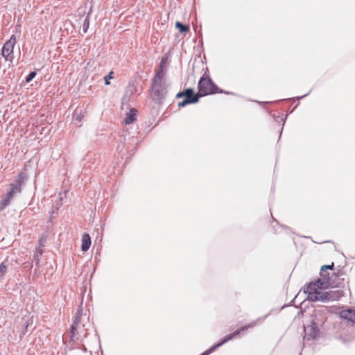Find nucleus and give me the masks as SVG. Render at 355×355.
I'll return each mask as SVG.
<instances>
[{"mask_svg":"<svg viewBox=\"0 0 355 355\" xmlns=\"http://www.w3.org/2000/svg\"><path fill=\"white\" fill-rule=\"evenodd\" d=\"M187 89L189 90L190 92H188L184 95V98L193 101V104L198 103L199 101V96L194 92L192 88H187Z\"/></svg>","mask_w":355,"mask_h":355,"instance_id":"nucleus-15","label":"nucleus"},{"mask_svg":"<svg viewBox=\"0 0 355 355\" xmlns=\"http://www.w3.org/2000/svg\"><path fill=\"white\" fill-rule=\"evenodd\" d=\"M10 265L11 263L8 259H6L0 263V279H2L8 272V268Z\"/></svg>","mask_w":355,"mask_h":355,"instance_id":"nucleus-14","label":"nucleus"},{"mask_svg":"<svg viewBox=\"0 0 355 355\" xmlns=\"http://www.w3.org/2000/svg\"><path fill=\"white\" fill-rule=\"evenodd\" d=\"M42 251L40 250H37L34 254L33 257L37 267L40 265V257L42 256Z\"/></svg>","mask_w":355,"mask_h":355,"instance_id":"nucleus-22","label":"nucleus"},{"mask_svg":"<svg viewBox=\"0 0 355 355\" xmlns=\"http://www.w3.org/2000/svg\"><path fill=\"white\" fill-rule=\"evenodd\" d=\"M166 62L167 58L163 57L159 62L158 69L155 70L154 77L166 78Z\"/></svg>","mask_w":355,"mask_h":355,"instance_id":"nucleus-9","label":"nucleus"},{"mask_svg":"<svg viewBox=\"0 0 355 355\" xmlns=\"http://www.w3.org/2000/svg\"><path fill=\"white\" fill-rule=\"evenodd\" d=\"M188 92H190V91L186 89L182 92H178L176 95V98H180L184 97V95L187 94Z\"/></svg>","mask_w":355,"mask_h":355,"instance_id":"nucleus-27","label":"nucleus"},{"mask_svg":"<svg viewBox=\"0 0 355 355\" xmlns=\"http://www.w3.org/2000/svg\"><path fill=\"white\" fill-rule=\"evenodd\" d=\"M311 283H315V285L318 286V288L322 289V288H327L329 286V285H324L323 284V280L322 279H318L315 281L311 282Z\"/></svg>","mask_w":355,"mask_h":355,"instance_id":"nucleus-21","label":"nucleus"},{"mask_svg":"<svg viewBox=\"0 0 355 355\" xmlns=\"http://www.w3.org/2000/svg\"><path fill=\"white\" fill-rule=\"evenodd\" d=\"M343 275L341 272L340 273H333L332 276L330 277L329 272L326 270L324 271L320 270V276L323 280V284L324 285H329L331 287H339L340 285L343 284L344 278H340Z\"/></svg>","mask_w":355,"mask_h":355,"instance_id":"nucleus-6","label":"nucleus"},{"mask_svg":"<svg viewBox=\"0 0 355 355\" xmlns=\"http://www.w3.org/2000/svg\"><path fill=\"white\" fill-rule=\"evenodd\" d=\"M327 302L339 300L343 295V291L338 289L336 291H326Z\"/></svg>","mask_w":355,"mask_h":355,"instance_id":"nucleus-10","label":"nucleus"},{"mask_svg":"<svg viewBox=\"0 0 355 355\" xmlns=\"http://www.w3.org/2000/svg\"><path fill=\"white\" fill-rule=\"evenodd\" d=\"M198 87L200 96L223 92L222 89L218 88L209 77H205L204 76L200 78Z\"/></svg>","mask_w":355,"mask_h":355,"instance_id":"nucleus-3","label":"nucleus"},{"mask_svg":"<svg viewBox=\"0 0 355 355\" xmlns=\"http://www.w3.org/2000/svg\"><path fill=\"white\" fill-rule=\"evenodd\" d=\"M320 320L317 315L314 318H312L311 324L306 327H304V340H315L320 334L319 324Z\"/></svg>","mask_w":355,"mask_h":355,"instance_id":"nucleus-5","label":"nucleus"},{"mask_svg":"<svg viewBox=\"0 0 355 355\" xmlns=\"http://www.w3.org/2000/svg\"><path fill=\"white\" fill-rule=\"evenodd\" d=\"M318 290L319 288H318L317 285H315V283L310 282L304 289V293L308 294V300H309V297L311 296V294L317 293Z\"/></svg>","mask_w":355,"mask_h":355,"instance_id":"nucleus-17","label":"nucleus"},{"mask_svg":"<svg viewBox=\"0 0 355 355\" xmlns=\"http://www.w3.org/2000/svg\"><path fill=\"white\" fill-rule=\"evenodd\" d=\"M255 325H256V322H251L248 325L244 326V327H241V329L236 330L232 334H228V335L225 336L220 342H219L217 344L214 345V346H212L211 347H210L209 349L206 350L205 352H203L200 355H208V354H211V352L215 351L216 349H218L219 347L222 346L223 345H224L225 343H226L229 340H232L233 338H235L241 331L247 330L248 328L253 327Z\"/></svg>","mask_w":355,"mask_h":355,"instance_id":"nucleus-7","label":"nucleus"},{"mask_svg":"<svg viewBox=\"0 0 355 355\" xmlns=\"http://www.w3.org/2000/svg\"><path fill=\"white\" fill-rule=\"evenodd\" d=\"M36 71H31L26 78V82L30 83L36 76Z\"/></svg>","mask_w":355,"mask_h":355,"instance_id":"nucleus-26","label":"nucleus"},{"mask_svg":"<svg viewBox=\"0 0 355 355\" xmlns=\"http://www.w3.org/2000/svg\"><path fill=\"white\" fill-rule=\"evenodd\" d=\"M16 43V38L14 35H12L10 38L6 41L1 50V54L3 57L5 58L7 61L12 62L14 56H13V49L14 46Z\"/></svg>","mask_w":355,"mask_h":355,"instance_id":"nucleus-8","label":"nucleus"},{"mask_svg":"<svg viewBox=\"0 0 355 355\" xmlns=\"http://www.w3.org/2000/svg\"><path fill=\"white\" fill-rule=\"evenodd\" d=\"M327 294L326 291H320V289L317 293H314L311 294V296L309 297V301L312 302H318L321 301L323 302H327Z\"/></svg>","mask_w":355,"mask_h":355,"instance_id":"nucleus-12","label":"nucleus"},{"mask_svg":"<svg viewBox=\"0 0 355 355\" xmlns=\"http://www.w3.org/2000/svg\"><path fill=\"white\" fill-rule=\"evenodd\" d=\"M27 179V174L24 172H20L13 182L10 184V189L7 192L9 197L14 198L17 194L20 193Z\"/></svg>","mask_w":355,"mask_h":355,"instance_id":"nucleus-4","label":"nucleus"},{"mask_svg":"<svg viewBox=\"0 0 355 355\" xmlns=\"http://www.w3.org/2000/svg\"><path fill=\"white\" fill-rule=\"evenodd\" d=\"M137 110L135 109H131L129 112L127 113L125 119V123L126 124H131L136 120Z\"/></svg>","mask_w":355,"mask_h":355,"instance_id":"nucleus-16","label":"nucleus"},{"mask_svg":"<svg viewBox=\"0 0 355 355\" xmlns=\"http://www.w3.org/2000/svg\"><path fill=\"white\" fill-rule=\"evenodd\" d=\"M189 104H193V101H190L184 98L182 101L178 103V107H183Z\"/></svg>","mask_w":355,"mask_h":355,"instance_id":"nucleus-23","label":"nucleus"},{"mask_svg":"<svg viewBox=\"0 0 355 355\" xmlns=\"http://www.w3.org/2000/svg\"><path fill=\"white\" fill-rule=\"evenodd\" d=\"M149 91L152 101L156 104H162L168 93L166 78L153 77Z\"/></svg>","mask_w":355,"mask_h":355,"instance_id":"nucleus-1","label":"nucleus"},{"mask_svg":"<svg viewBox=\"0 0 355 355\" xmlns=\"http://www.w3.org/2000/svg\"><path fill=\"white\" fill-rule=\"evenodd\" d=\"M334 263H331V264L330 265H324L321 267V270H334Z\"/></svg>","mask_w":355,"mask_h":355,"instance_id":"nucleus-28","label":"nucleus"},{"mask_svg":"<svg viewBox=\"0 0 355 355\" xmlns=\"http://www.w3.org/2000/svg\"><path fill=\"white\" fill-rule=\"evenodd\" d=\"M113 71H110L107 76L104 77L105 84L109 85L110 84V80L113 78Z\"/></svg>","mask_w":355,"mask_h":355,"instance_id":"nucleus-25","label":"nucleus"},{"mask_svg":"<svg viewBox=\"0 0 355 355\" xmlns=\"http://www.w3.org/2000/svg\"><path fill=\"white\" fill-rule=\"evenodd\" d=\"M91 245V239L87 233H84L82 236V245H81V250L83 252H86L89 250Z\"/></svg>","mask_w":355,"mask_h":355,"instance_id":"nucleus-13","label":"nucleus"},{"mask_svg":"<svg viewBox=\"0 0 355 355\" xmlns=\"http://www.w3.org/2000/svg\"><path fill=\"white\" fill-rule=\"evenodd\" d=\"M89 18L88 17H87L85 20H84V22H83V33H87L88 28H89Z\"/></svg>","mask_w":355,"mask_h":355,"instance_id":"nucleus-24","label":"nucleus"},{"mask_svg":"<svg viewBox=\"0 0 355 355\" xmlns=\"http://www.w3.org/2000/svg\"><path fill=\"white\" fill-rule=\"evenodd\" d=\"M175 26L176 28L179 29L181 33H187L190 29L189 25L183 24L180 21H176Z\"/></svg>","mask_w":355,"mask_h":355,"instance_id":"nucleus-19","label":"nucleus"},{"mask_svg":"<svg viewBox=\"0 0 355 355\" xmlns=\"http://www.w3.org/2000/svg\"><path fill=\"white\" fill-rule=\"evenodd\" d=\"M83 115L82 114L81 111L78 110H76L73 114V118L75 121H77L78 122H81V121L83 119Z\"/></svg>","mask_w":355,"mask_h":355,"instance_id":"nucleus-20","label":"nucleus"},{"mask_svg":"<svg viewBox=\"0 0 355 355\" xmlns=\"http://www.w3.org/2000/svg\"><path fill=\"white\" fill-rule=\"evenodd\" d=\"M340 317L355 324V311L351 309L343 310L340 313Z\"/></svg>","mask_w":355,"mask_h":355,"instance_id":"nucleus-11","label":"nucleus"},{"mask_svg":"<svg viewBox=\"0 0 355 355\" xmlns=\"http://www.w3.org/2000/svg\"><path fill=\"white\" fill-rule=\"evenodd\" d=\"M85 318L87 320L89 319L86 314H83L82 307H79L71 327L70 342L78 340L79 337H86L87 329L85 328Z\"/></svg>","mask_w":355,"mask_h":355,"instance_id":"nucleus-2","label":"nucleus"},{"mask_svg":"<svg viewBox=\"0 0 355 355\" xmlns=\"http://www.w3.org/2000/svg\"><path fill=\"white\" fill-rule=\"evenodd\" d=\"M13 198H14L12 197H9L8 193H7L5 198L0 201V210L4 209L10 204V200Z\"/></svg>","mask_w":355,"mask_h":355,"instance_id":"nucleus-18","label":"nucleus"}]
</instances>
